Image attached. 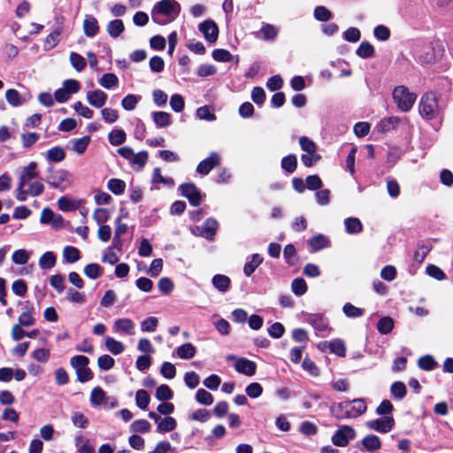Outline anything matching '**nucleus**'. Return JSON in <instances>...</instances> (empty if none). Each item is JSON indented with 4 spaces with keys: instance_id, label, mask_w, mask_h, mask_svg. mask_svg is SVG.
Segmentation results:
<instances>
[{
    "instance_id": "obj_40",
    "label": "nucleus",
    "mask_w": 453,
    "mask_h": 453,
    "mask_svg": "<svg viewBox=\"0 0 453 453\" xmlns=\"http://www.w3.org/2000/svg\"><path fill=\"white\" fill-rule=\"evenodd\" d=\"M330 351L339 357H345L346 347L344 342L341 339H334L328 344Z\"/></svg>"
},
{
    "instance_id": "obj_15",
    "label": "nucleus",
    "mask_w": 453,
    "mask_h": 453,
    "mask_svg": "<svg viewBox=\"0 0 453 453\" xmlns=\"http://www.w3.org/2000/svg\"><path fill=\"white\" fill-rule=\"evenodd\" d=\"M107 98V94L101 89L87 92V101L95 108H102L105 104Z\"/></svg>"
},
{
    "instance_id": "obj_10",
    "label": "nucleus",
    "mask_w": 453,
    "mask_h": 453,
    "mask_svg": "<svg viewBox=\"0 0 453 453\" xmlns=\"http://www.w3.org/2000/svg\"><path fill=\"white\" fill-rule=\"evenodd\" d=\"M221 161V157L217 152H211L208 157L199 163L196 167V172L200 174H208L215 166L219 165Z\"/></svg>"
},
{
    "instance_id": "obj_12",
    "label": "nucleus",
    "mask_w": 453,
    "mask_h": 453,
    "mask_svg": "<svg viewBox=\"0 0 453 453\" xmlns=\"http://www.w3.org/2000/svg\"><path fill=\"white\" fill-rule=\"evenodd\" d=\"M348 418H357L366 411V403L364 399H355L351 402H343Z\"/></svg>"
},
{
    "instance_id": "obj_23",
    "label": "nucleus",
    "mask_w": 453,
    "mask_h": 453,
    "mask_svg": "<svg viewBox=\"0 0 453 453\" xmlns=\"http://www.w3.org/2000/svg\"><path fill=\"white\" fill-rule=\"evenodd\" d=\"M34 315V307H27L26 310L22 311L21 314L19 315L18 325H20L21 326H31L35 325V319Z\"/></svg>"
},
{
    "instance_id": "obj_7",
    "label": "nucleus",
    "mask_w": 453,
    "mask_h": 453,
    "mask_svg": "<svg viewBox=\"0 0 453 453\" xmlns=\"http://www.w3.org/2000/svg\"><path fill=\"white\" fill-rule=\"evenodd\" d=\"M307 322L314 328L316 334L321 337L327 336L332 330L328 325L327 319L319 314L310 315L307 319Z\"/></svg>"
},
{
    "instance_id": "obj_50",
    "label": "nucleus",
    "mask_w": 453,
    "mask_h": 453,
    "mask_svg": "<svg viewBox=\"0 0 453 453\" xmlns=\"http://www.w3.org/2000/svg\"><path fill=\"white\" fill-rule=\"evenodd\" d=\"M297 159L295 155L284 157L281 160V167L288 173H293L296 169Z\"/></svg>"
},
{
    "instance_id": "obj_16",
    "label": "nucleus",
    "mask_w": 453,
    "mask_h": 453,
    "mask_svg": "<svg viewBox=\"0 0 453 453\" xmlns=\"http://www.w3.org/2000/svg\"><path fill=\"white\" fill-rule=\"evenodd\" d=\"M234 367L236 372L247 376H253L257 369V365L253 361L243 357L236 359V363H234Z\"/></svg>"
},
{
    "instance_id": "obj_56",
    "label": "nucleus",
    "mask_w": 453,
    "mask_h": 453,
    "mask_svg": "<svg viewBox=\"0 0 453 453\" xmlns=\"http://www.w3.org/2000/svg\"><path fill=\"white\" fill-rule=\"evenodd\" d=\"M173 393L169 386L163 384L159 386L156 391V397L159 401H167L172 399Z\"/></svg>"
},
{
    "instance_id": "obj_33",
    "label": "nucleus",
    "mask_w": 453,
    "mask_h": 453,
    "mask_svg": "<svg viewBox=\"0 0 453 453\" xmlns=\"http://www.w3.org/2000/svg\"><path fill=\"white\" fill-rule=\"evenodd\" d=\"M65 157V152L59 146L53 147L46 152V158L50 162H61Z\"/></svg>"
},
{
    "instance_id": "obj_5",
    "label": "nucleus",
    "mask_w": 453,
    "mask_h": 453,
    "mask_svg": "<svg viewBox=\"0 0 453 453\" xmlns=\"http://www.w3.org/2000/svg\"><path fill=\"white\" fill-rule=\"evenodd\" d=\"M419 112L426 119H433L439 114L437 96L434 92L423 95L419 103Z\"/></svg>"
},
{
    "instance_id": "obj_42",
    "label": "nucleus",
    "mask_w": 453,
    "mask_h": 453,
    "mask_svg": "<svg viewBox=\"0 0 453 453\" xmlns=\"http://www.w3.org/2000/svg\"><path fill=\"white\" fill-rule=\"evenodd\" d=\"M5 98L8 104L13 107L19 106L23 104V100L21 99L19 91L13 88L6 90Z\"/></svg>"
},
{
    "instance_id": "obj_2",
    "label": "nucleus",
    "mask_w": 453,
    "mask_h": 453,
    "mask_svg": "<svg viewBox=\"0 0 453 453\" xmlns=\"http://www.w3.org/2000/svg\"><path fill=\"white\" fill-rule=\"evenodd\" d=\"M180 12V5L176 0H161L151 10L152 20L158 25L173 21Z\"/></svg>"
},
{
    "instance_id": "obj_49",
    "label": "nucleus",
    "mask_w": 453,
    "mask_h": 453,
    "mask_svg": "<svg viewBox=\"0 0 453 453\" xmlns=\"http://www.w3.org/2000/svg\"><path fill=\"white\" fill-rule=\"evenodd\" d=\"M332 12L325 6L319 5L314 9V18L319 21H328L332 19Z\"/></svg>"
},
{
    "instance_id": "obj_51",
    "label": "nucleus",
    "mask_w": 453,
    "mask_h": 453,
    "mask_svg": "<svg viewBox=\"0 0 453 453\" xmlns=\"http://www.w3.org/2000/svg\"><path fill=\"white\" fill-rule=\"evenodd\" d=\"M263 38L266 41H273L278 35V29L271 24H264L260 29Z\"/></svg>"
},
{
    "instance_id": "obj_59",
    "label": "nucleus",
    "mask_w": 453,
    "mask_h": 453,
    "mask_svg": "<svg viewBox=\"0 0 453 453\" xmlns=\"http://www.w3.org/2000/svg\"><path fill=\"white\" fill-rule=\"evenodd\" d=\"M328 241L327 239L322 235L319 234L311 238L309 242L310 246L314 251H318L327 246Z\"/></svg>"
},
{
    "instance_id": "obj_32",
    "label": "nucleus",
    "mask_w": 453,
    "mask_h": 453,
    "mask_svg": "<svg viewBox=\"0 0 453 453\" xmlns=\"http://www.w3.org/2000/svg\"><path fill=\"white\" fill-rule=\"evenodd\" d=\"M218 221L214 219H208L205 220L203 226L202 234L206 238L211 240L218 229Z\"/></svg>"
},
{
    "instance_id": "obj_63",
    "label": "nucleus",
    "mask_w": 453,
    "mask_h": 453,
    "mask_svg": "<svg viewBox=\"0 0 453 453\" xmlns=\"http://www.w3.org/2000/svg\"><path fill=\"white\" fill-rule=\"evenodd\" d=\"M292 291L296 296H303L307 291V285L303 279H295L291 284Z\"/></svg>"
},
{
    "instance_id": "obj_52",
    "label": "nucleus",
    "mask_w": 453,
    "mask_h": 453,
    "mask_svg": "<svg viewBox=\"0 0 453 453\" xmlns=\"http://www.w3.org/2000/svg\"><path fill=\"white\" fill-rule=\"evenodd\" d=\"M394 327L393 319L389 317L380 319L377 324V328L380 334H387L392 331Z\"/></svg>"
},
{
    "instance_id": "obj_37",
    "label": "nucleus",
    "mask_w": 453,
    "mask_h": 453,
    "mask_svg": "<svg viewBox=\"0 0 453 453\" xmlns=\"http://www.w3.org/2000/svg\"><path fill=\"white\" fill-rule=\"evenodd\" d=\"M63 257L67 263L73 264L77 262L80 258V251L73 246H66L63 250Z\"/></svg>"
},
{
    "instance_id": "obj_6",
    "label": "nucleus",
    "mask_w": 453,
    "mask_h": 453,
    "mask_svg": "<svg viewBox=\"0 0 453 453\" xmlns=\"http://www.w3.org/2000/svg\"><path fill=\"white\" fill-rule=\"evenodd\" d=\"M49 185L54 188L65 190L71 186L73 176L70 172L65 169L55 171L47 180Z\"/></svg>"
},
{
    "instance_id": "obj_8",
    "label": "nucleus",
    "mask_w": 453,
    "mask_h": 453,
    "mask_svg": "<svg viewBox=\"0 0 453 453\" xmlns=\"http://www.w3.org/2000/svg\"><path fill=\"white\" fill-rule=\"evenodd\" d=\"M395 419L391 416H385L366 422V426L373 431L386 434L392 430Z\"/></svg>"
},
{
    "instance_id": "obj_28",
    "label": "nucleus",
    "mask_w": 453,
    "mask_h": 453,
    "mask_svg": "<svg viewBox=\"0 0 453 453\" xmlns=\"http://www.w3.org/2000/svg\"><path fill=\"white\" fill-rule=\"evenodd\" d=\"M57 257L52 251H47L42 254L39 259V266L41 269L48 270L51 269L56 265Z\"/></svg>"
},
{
    "instance_id": "obj_34",
    "label": "nucleus",
    "mask_w": 453,
    "mask_h": 453,
    "mask_svg": "<svg viewBox=\"0 0 453 453\" xmlns=\"http://www.w3.org/2000/svg\"><path fill=\"white\" fill-rule=\"evenodd\" d=\"M346 232L349 234H358L362 231V224L357 218H347L344 220Z\"/></svg>"
},
{
    "instance_id": "obj_64",
    "label": "nucleus",
    "mask_w": 453,
    "mask_h": 453,
    "mask_svg": "<svg viewBox=\"0 0 453 453\" xmlns=\"http://www.w3.org/2000/svg\"><path fill=\"white\" fill-rule=\"evenodd\" d=\"M29 257L30 255L26 250L20 249L12 254V261L16 265H22L27 263Z\"/></svg>"
},
{
    "instance_id": "obj_3",
    "label": "nucleus",
    "mask_w": 453,
    "mask_h": 453,
    "mask_svg": "<svg viewBox=\"0 0 453 453\" xmlns=\"http://www.w3.org/2000/svg\"><path fill=\"white\" fill-rule=\"evenodd\" d=\"M393 99L397 108L403 112L409 111L416 99L417 96L409 91L405 86H397L393 90Z\"/></svg>"
},
{
    "instance_id": "obj_62",
    "label": "nucleus",
    "mask_w": 453,
    "mask_h": 453,
    "mask_svg": "<svg viewBox=\"0 0 453 453\" xmlns=\"http://www.w3.org/2000/svg\"><path fill=\"white\" fill-rule=\"evenodd\" d=\"M374 53V49L372 44H370L368 42H363L359 45V47L357 49V54L360 58H366L369 57H372Z\"/></svg>"
},
{
    "instance_id": "obj_61",
    "label": "nucleus",
    "mask_w": 453,
    "mask_h": 453,
    "mask_svg": "<svg viewBox=\"0 0 453 453\" xmlns=\"http://www.w3.org/2000/svg\"><path fill=\"white\" fill-rule=\"evenodd\" d=\"M196 116L198 119L207 121L216 120V115L211 111V108L207 105L199 107L196 110Z\"/></svg>"
},
{
    "instance_id": "obj_11",
    "label": "nucleus",
    "mask_w": 453,
    "mask_h": 453,
    "mask_svg": "<svg viewBox=\"0 0 453 453\" xmlns=\"http://www.w3.org/2000/svg\"><path fill=\"white\" fill-rule=\"evenodd\" d=\"M181 195L188 199L193 206H198L201 203V194L198 188L193 183H185L180 186Z\"/></svg>"
},
{
    "instance_id": "obj_45",
    "label": "nucleus",
    "mask_w": 453,
    "mask_h": 453,
    "mask_svg": "<svg viewBox=\"0 0 453 453\" xmlns=\"http://www.w3.org/2000/svg\"><path fill=\"white\" fill-rule=\"evenodd\" d=\"M105 400V392L99 387L94 388L90 393V403L93 406L102 404Z\"/></svg>"
},
{
    "instance_id": "obj_57",
    "label": "nucleus",
    "mask_w": 453,
    "mask_h": 453,
    "mask_svg": "<svg viewBox=\"0 0 453 453\" xmlns=\"http://www.w3.org/2000/svg\"><path fill=\"white\" fill-rule=\"evenodd\" d=\"M70 62H71V65H73V67L78 72L82 71L86 66L85 58L82 56H81L80 54L75 53V52H72L70 54Z\"/></svg>"
},
{
    "instance_id": "obj_21",
    "label": "nucleus",
    "mask_w": 453,
    "mask_h": 453,
    "mask_svg": "<svg viewBox=\"0 0 453 453\" xmlns=\"http://www.w3.org/2000/svg\"><path fill=\"white\" fill-rule=\"evenodd\" d=\"M434 60L435 54L434 52V47L432 44L423 45L418 55V61L421 64H431Z\"/></svg>"
},
{
    "instance_id": "obj_47",
    "label": "nucleus",
    "mask_w": 453,
    "mask_h": 453,
    "mask_svg": "<svg viewBox=\"0 0 453 453\" xmlns=\"http://www.w3.org/2000/svg\"><path fill=\"white\" fill-rule=\"evenodd\" d=\"M92 217L97 225H104L110 219V211L106 208H96Z\"/></svg>"
},
{
    "instance_id": "obj_13",
    "label": "nucleus",
    "mask_w": 453,
    "mask_h": 453,
    "mask_svg": "<svg viewBox=\"0 0 453 453\" xmlns=\"http://www.w3.org/2000/svg\"><path fill=\"white\" fill-rule=\"evenodd\" d=\"M199 31L203 35L205 40L215 42L219 35V28L216 23L211 19L201 23L198 26Z\"/></svg>"
},
{
    "instance_id": "obj_9",
    "label": "nucleus",
    "mask_w": 453,
    "mask_h": 453,
    "mask_svg": "<svg viewBox=\"0 0 453 453\" xmlns=\"http://www.w3.org/2000/svg\"><path fill=\"white\" fill-rule=\"evenodd\" d=\"M355 430L349 426H342L332 438V441L335 446L345 447L349 440L355 438Z\"/></svg>"
},
{
    "instance_id": "obj_58",
    "label": "nucleus",
    "mask_w": 453,
    "mask_h": 453,
    "mask_svg": "<svg viewBox=\"0 0 453 453\" xmlns=\"http://www.w3.org/2000/svg\"><path fill=\"white\" fill-rule=\"evenodd\" d=\"M114 247L110 246L108 247L103 253V256H102V262L103 263H106V264H110V265H116L119 258V256L117 255L116 252H114L112 250Z\"/></svg>"
},
{
    "instance_id": "obj_18",
    "label": "nucleus",
    "mask_w": 453,
    "mask_h": 453,
    "mask_svg": "<svg viewBox=\"0 0 453 453\" xmlns=\"http://www.w3.org/2000/svg\"><path fill=\"white\" fill-rule=\"evenodd\" d=\"M402 121L403 119L396 116L385 118L381 119L377 125V129L379 132L387 133L395 129L402 123Z\"/></svg>"
},
{
    "instance_id": "obj_48",
    "label": "nucleus",
    "mask_w": 453,
    "mask_h": 453,
    "mask_svg": "<svg viewBox=\"0 0 453 453\" xmlns=\"http://www.w3.org/2000/svg\"><path fill=\"white\" fill-rule=\"evenodd\" d=\"M152 182L155 184L163 183L164 185L168 186V187H173L174 185L173 180L170 177H164L161 174V171L159 168H155L153 170Z\"/></svg>"
},
{
    "instance_id": "obj_1",
    "label": "nucleus",
    "mask_w": 453,
    "mask_h": 453,
    "mask_svg": "<svg viewBox=\"0 0 453 453\" xmlns=\"http://www.w3.org/2000/svg\"><path fill=\"white\" fill-rule=\"evenodd\" d=\"M36 168L37 163L31 162L22 169L16 189V198L19 201H26L27 196H38L44 191L42 182L37 180L38 172Z\"/></svg>"
},
{
    "instance_id": "obj_39",
    "label": "nucleus",
    "mask_w": 453,
    "mask_h": 453,
    "mask_svg": "<svg viewBox=\"0 0 453 453\" xmlns=\"http://www.w3.org/2000/svg\"><path fill=\"white\" fill-rule=\"evenodd\" d=\"M31 357L38 363L46 364L50 357V350L45 348H38L31 353Z\"/></svg>"
},
{
    "instance_id": "obj_20",
    "label": "nucleus",
    "mask_w": 453,
    "mask_h": 453,
    "mask_svg": "<svg viewBox=\"0 0 453 453\" xmlns=\"http://www.w3.org/2000/svg\"><path fill=\"white\" fill-rule=\"evenodd\" d=\"M152 119L157 127H167L172 123V116L165 111H155L152 113Z\"/></svg>"
},
{
    "instance_id": "obj_17",
    "label": "nucleus",
    "mask_w": 453,
    "mask_h": 453,
    "mask_svg": "<svg viewBox=\"0 0 453 453\" xmlns=\"http://www.w3.org/2000/svg\"><path fill=\"white\" fill-rule=\"evenodd\" d=\"M115 224H116V227L114 230L112 247H114L115 249H117L118 250L120 251L122 250V246H123V242L121 241V236L127 233L128 227H127V224H125L121 221L120 217L117 218Z\"/></svg>"
},
{
    "instance_id": "obj_60",
    "label": "nucleus",
    "mask_w": 453,
    "mask_h": 453,
    "mask_svg": "<svg viewBox=\"0 0 453 453\" xmlns=\"http://www.w3.org/2000/svg\"><path fill=\"white\" fill-rule=\"evenodd\" d=\"M196 399L199 403L203 405H211L213 403L212 395L203 388L196 391Z\"/></svg>"
},
{
    "instance_id": "obj_36",
    "label": "nucleus",
    "mask_w": 453,
    "mask_h": 453,
    "mask_svg": "<svg viewBox=\"0 0 453 453\" xmlns=\"http://www.w3.org/2000/svg\"><path fill=\"white\" fill-rule=\"evenodd\" d=\"M108 189L116 196H119L124 193L126 189V183L120 179H111L107 184Z\"/></svg>"
},
{
    "instance_id": "obj_27",
    "label": "nucleus",
    "mask_w": 453,
    "mask_h": 453,
    "mask_svg": "<svg viewBox=\"0 0 453 453\" xmlns=\"http://www.w3.org/2000/svg\"><path fill=\"white\" fill-rule=\"evenodd\" d=\"M99 84L106 89H111L119 85V78L115 73H104L99 80Z\"/></svg>"
},
{
    "instance_id": "obj_31",
    "label": "nucleus",
    "mask_w": 453,
    "mask_h": 453,
    "mask_svg": "<svg viewBox=\"0 0 453 453\" xmlns=\"http://www.w3.org/2000/svg\"><path fill=\"white\" fill-rule=\"evenodd\" d=\"M109 142L113 146H119L127 140V134L122 129H113L108 134Z\"/></svg>"
},
{
    "instance_id": "obj_54",
    "label": "nucleus",
    "mask_w": 453,
    "mask_h": 453,
    "mask_svg": "<svg viewBox=\"0 0 453 453\" xmlns=\"http://www.w3.org/2000/svg\"><path fill=\"white\" fill-rule=\"evenodd\" d=\"M101 116L106 123L112 124L118 120L119 112L112 108H103L101 110Z\"/></svg>"
},
{
    "instance_id": "obj_55",
    "label": "nucleus",
    "mask_w": 453,
    "mask_h": 453,
    "mask_svg": "<svg viewBox=\"0 0 453 453\" xmlns=\"http://www.w3.org/2000/svg\"><path fill=\"white\" fill-rule=\"evenodd\" d=\"M170 106L175 112H180L185 107V101L180 94H174L170 98Z\"/></svg>"
},
{
    "instance_id": "obj_26",
    "label": "nucleus",
    "mask_w": 453,
    "mask_h": 453,
    "mask_svg": "<svg viewBox=\"0 0 453 453\" xmlns=\"http://www.w3.org/2000/svg\"><path fill=\"white\" fill-rule=\"evenodd\" d=\"M176 353L181 359H190L195 357L196 349L192 343H185L176 349Z\"/></svg>"
},
{
    "instance_id": "obj_24",
    "label": "nucleus",
    "mask_w": 453,
    "mask_h": 453,
    "mask_svg": "<svg viewBox=\"0 0 453 453\" xmlns=\"http://www.w3.org/2000/svg\"><path fill=\"white\" fill-rule=\"evenodd\" d=\"M213 287L220 292H226L230 287V279L223 274H216L211 280Z\"/></svg>"
},
{
    "instance_id": "obj_4",
    "label": "nucleus",
    "mask_w": 453,
    "mask_h": 453,
    "mask_svg": "<svg viewBox=\"0 0 453 453\" xmlns=\"http://www.w3.org/2000/svg\"><path fill=\"white\" fill-rule=\"evenodd\" d=\"M117 151L129 162L132 168L135 171L142 170L148 162L149 154L145 150L134 153L131 147L124 146L119 148Z\"/></svg>"
},
{
    "instance_id": "obj_14",
    "label": "nucleus",
    "mask_w": 453,
    "mask_h": 453,
    "mask_svg": "<svg viewBox=\"0 0 453 453\" xmlns=\"http://www.w3.org/2000/svg\"><path fill=\"white\" fill-rule=\"evenodd\" d=\"M135 325L130 319H119L114 321L113 331L119 334H134Z\"/></svg>"
},
{
    "instance_id": "obj_35",
    "label": "nucleus",
    "mask_w": 453,
    "mask_h": 453,
    "mask_svg": "<svg viewBox=\"0 0 453 453\" xmlns=\"http://www.w3.org/2000/svg\"><path fill=\"white\" fill-rule=\"evenodd\" d=\"M263 262V258L258 254H254L250 262L244 265L243 272L246 276H250L259 265Z\"/></svg>"
},
{
    "instance_id": "obj_25",
    "label": "nucleus",
    "mask_w": 453,
    "mask_h": 453,
    "mask_svg": "<svg viewBox=\"0 0 453 453\" xmlns=\"http://www.w3.org/2000/svg\"><path fill=\"white\" fill-rule=\"evenodd\" d=\"M125 26L121 19H114L107 24V33L112 38L119 37L124 31Z\"/></svg>"
},
{
    "instance_id": "obj_30",
    "label": "nucleus",
    "mask_w": 453,
    "mask_h": 453,
    "mask_svg": "<svg viewBox=\"0 0 453 453\" xmlns=\"http://www.w3.org/2000/svg\"><path fill=\"white\" fill-rule=\"evenodd\" d=\"M362 444L365 448V449L369 452H374L375 450L380 449L381 442L378 436L376 435H368L365 436L362 440Z\"/></svg>"
},
{
    "instance_id": "obj_22",
    "label": "nucleus",
    "mask_w": 453,
    "mask_h": 453,
    "mask_svg": "<svg viewBox=\"0 0 453 453\" xmlns=\"http://www.w3.org/2000/svg\"><path fill=\"white\" fill-rule=\"evenodd\" d=\"M177 426V421L173 417L162 418L158 426H157V432L159 434H165L173 431Z\"/></svg>"
},
{
    "instance_id": "obj_29",
    "label": "nucleus",
    "mask_w": 453,
    "mask_h": 453,
    "mask_svg": "<svg viewBox=\"0 0 453 453\" xmlns=\"http://www.w3.org/2000/svg\"><path fill=\"white\" fill-rule=\"evenodd\" d=\"M105 347L107 350H109L113 355H119L125 349L124 344L121 342L117 341L111 336H107L105 338Z\"/></svg>"
},
{
    "instance_id": "obj_46",
    "label": "nucleus",
    "mask_w": 453,
    "mask_h": 453,
    "mask_svg": "<svg viewBox=\"0 0 453 453\" xmlns=\"http://www.w3.org/2000/svg\"><path fill=\"white\" fill-rule=\"evenodd\" d=\"M430 250H431V246L429 244L423 243V244L418 245L417 250L414 252L413 259L418 264H421L425 260L426 257L430 252Z\"/></svg>"
},
{
    "instance_id": "obj_19",
    "label": "nucleus",
    "mask_w": 453,
    "mask_h": 453,
    "mask_svg": "<svg viewBox=\"0 0 453 453\" xmlns=\"http://www.w3.org/2000/svg\"><path fill=\"white\" fill-rule=\"evenodd\" d=\"M99 30L97 20L93 16H87L83 21V31L86 36L94 37Z\"/></svg>"
},
{
    "instance_id": "obj_44",
    "label": "nucleus",
    "mask_w": 453,
    "mask_h": 453,
    "mask_svg": "<svg viewBox=\"0 0 453 453\" xmlns=\"http://www.w3.org/2000/svg\"><path fill=\"white\" fill-rule=\"evenodd\" d=\"M150 401V396L146 390L139 389L135 394V403L142 410H145Z\"/></svg>"
},
{
    "instance_id": "obj_43",
    "label": "nucleus",
    "mask_w": 453,
    "mask_h": 453,
    "mask_svg": "<svg viewBox=\"0 0 453 453\" xmlns=\"http://www.w3.org/2000/svg\"><path fill=\"white\" fill-rule=\"evenodd\" d=\"M90 142V137L86 135L73 142V150L78 154L82 155Z\"/></svg>"
},
{
    "instance_id": "obj_41",
    "label": "nucleus",
    "mask_w": 453,
    "mask_h": 453,
    "mask_svg": "<svg viewBox=\"0 0 453 453\" xmlns=\"http://www.w3.org/2000/svg\"><path fill=\"white\" fill-rule=\"evenodd\" d=\"M84 273L88 278L96 280L103 274V268L98 264H88L84 267Z\"/></svg>"
},
{
    "instance_id": "obj_38",
    "label": "nucleus",
    "mask_w": 453,
    "mask_h": 453,
    "mask_svg": "<svg viewBox=\"0 0 453 453\" xmlns=\"http://www.w3.org/2000/svg\"><path fill=\"white\" fill-rule=\"evenodd\" d=\"M61 33H62L61 27H57L52 33H50L45 39L44 48L46 50L53 49L60 41Z\"/></svg>"
},
{
    "instance_id": "obj_53",
    "label": "nucleus",
    "mask_w": 453,
    "mask_h": 453,
    "mask_svg": "<svg viewBox=\"0 0 453 453\" xmlns=\"http://www.w3.org/2000/svg\"><path fill=\"white\" fill-rule=\"evenodd\" d=\"M390 392L395 398L403 399L407 391L403 382L396 381L391 385Z\"/></svg>"
}]
</instances>
